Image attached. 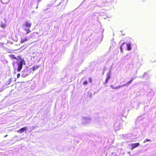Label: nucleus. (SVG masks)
Returning <instances> with one entry per match:
<instances>
[{"mask_svg":"<svg viewBox=\"0 0 156 156\" xmlns=\"http://www.w3.org/2000/svg\"><path fill=\"white\" fill-rule=\"evenodd\" d=\"M133 79H132L130 80H129L128 82H127L126 84L122 85V86H123L126 85H128L130 83H131L132 81H133Z\"/></svg>","mask_w":156,"mask_h":156,"instance_id":"nucleus-9","label":"nucleus"},{"mask_svg":"<svg viewBox=\"0 0 156 156\" xmlns=\"http://www.w3.org/2000/svg\"><path fill=\"white\" fill-rule=\"evenodd\" d=\"M41 0H39V2H40L41 1Z\"/></svg>","mask_w":156,"mask_h":156,"instance_id":"nucleus-22","label":"nucleus"},{"mask_svg":"<svg viewBox=\"0 0 156 156\" xmlns=\"http://www.w3.org/2000/svg\"><path fill=\"white\" fill-rule=\"evenodd\" d=\"M15 62H12V65L13 66H15Z\"/></svg>","mask_w":156,"mask_h":156,"instance_id":"nucleus-19","label":"nucleus"},{"mask_svg":"<svg viewBox=\"0 0 156 156\" xmlns=\"http://www.w3.org/2000/svg\"><path fill=\"white\" fill-rule=\"evenodd\" d=\"M125 42H123L122 43V45H121V46H120V49H121V51H122V46L124 44H125Z\"/></svg>","mask_w":156,"mask_h":156,"instance_id":"nucleus-12","label":"nucleus"},{"mask_svg":"<svg viewBox=\"0 0 156 156\" xmlns=\"http://www.w3.org/2000/svg\"><path fill=\"white\" fill-rule=\"evenodd\" d=\"M127 46V49L128 51H130L131 49V44L129 43L126 44Z\"/></svg>","mask_w":156,"mask_h":156,"instance_id":"nucleus-6","label":"nucleus"},{"mask_svg":"<svg viewBox=\"0 0 156 156\" xmlns=\"http://www.w3.org/2000/svg\"><path fill=\"white\" fill-rule=\"evenodd\" d=\"M2 1H3L2 2L4 4H7L8 2V0H7L5 2L4 1V0H2Z\"/></svg>","mask_w":156,"mask_h":156,"instance_id":"nucleus-14","label":"nucleus"},{"mask_svg":"<svg viewBox=\"0 0 156 156\" xmlns=\"http://www.w3.org/2000/svg\"><path fill=\"white\" fill-rule=\"evenodd\" d=\"M89 80L90 82H92V78L91 77H89Z\"/></svg>","mask_w":156,"mask_h":156,"instance_id":"nucleus-16","label":"nucleus"},{"mask_svg":"<svg viewBox=\"0 0 156 156\" xmlns=\"http://www.w3.org/2000/svg\"><path fill=\"white\" fill-rule=\"evenodd\" d=\"M39 67V66H34L33 67V71H34L35 70L37 69V68Z\"/></svg>","mask_w":156,"mask_h":156,"instance_id":"nucleus-10","label":"nucleus"},{"mask_svg":"<svg viewBox=\"0 0 156 156\" xmlns=\"http://www.w3.org/2000/svg\"><path fill=\"white\" fill-rule=\"evenodd\" d=\"M1 27L2 28H4L5 27V25L4 24H2L1 25Z\"/></svg>","mask_w":156,"mask_h":156,"instance_id":"nucleus-15","label":"nucleus"},{"mask_svg":"<svg viewBox=\"0 0 156 156\" xmlns=\"http://www.w3.org/2000/svg\"><path fill=\"white\" fill-rule=\"evenodd\" d=\"M28 38H21V41H20V42L21 43H23L24 42L27 41L28 40Z\"/></svg>","mask_w":156,"mask_h":156,"instance_id":"nucleus-8","label":"nucleus"},{"mask_svg":"<svg viewBox=\"0 0 156 156\" xmlns=\"http://www.w3.org/2000/svg\"><path fill=\"white\" fill-rule=\"evenodd\" d=\"M27 129V127H24L22 128L19 130L17 131V133L21 134L22 133L24 132V131H26Z\"/></svg>","mask_w":156,"mask_h":156,"instance_id":"nucleus-3","label":"nucleus"},{"mask_svg":"<svg viewBox=\"0 0 156 156\" xmlns=\"http://www.w3.org/2000/svg\"><path fill=\"white\" fill-rule=\"evenodd\" d=\"M20 73H18L17 75V78H19L20 77Z\"/></svg>","mask_w":156,"mask_h":156,"instance_id":"nucleus-17","label":"nucleus"},{"mask_svg":"<svg viewBox=\"0 0 156 156\" xmlns=\"http://www.w3.org/2000/svg\"><path fill=\"white\" fill-rule=\"evenodd\" d=\"M110 73H107L106 78L104 82V84H105L107 83L108 82V80L110 79Z\"/></svg>","mask_w":156,"mask_h":156,"instance_id":"nucleus-5","label":"nucleus"},{"mask_svg":"<svg viewBox=\"0 0 156 156\" xmlns=\"http://www.w3.org/2000/svg\"><path fill=\"white\" fill-rule=\"evenodd\" d=\"M32 24L28 21H26L23 24V27H24V30L26 31V34H27L30 32V28L31 27Z\"/></svg>","mask_w":156,"mask_h":156,"instance_id":"nucleus-2","label":"nucleus"},{"mask_svg":"<svg viewBox=\"0 0 156 156\" xmlns=\"http://www.w3.org/2000/svg\"><path fill=\"white\" fill-rule=\"evenodd\" d=\"M9 57H10V58L12 59H17V58H16V57L15 56V55H9Z\"/></svg>","mask_w":156,"mask_h":156,"instance_id":"nucleus-7","label":"nucleus"},{"mask_svg":"<svg viewBox=\"0 0 156 156\" xmlns=\"http://www.w3.org/2000/svg\"><path fill=\"white\" fill-rule=\"evenodd\" d=\"M140 145V144L139 143L131 144V149H133L134 148L137 147Z\"/></svg>","mask_w":156,"mask_h":156,"instance_id":"nucleus-4","label":"nucleus"},{"mask_svg":"<svg viewBox=\"0 0 156 156\" xmlns=\"http://www.w3.org/2000/svg\"><path fill=\"white\" fill-rule=\"evenodd\" d=\"M7 136V135H6L4 136V137H6Z\"/></svg>","mask_w":156,"mask_h":156,"instance_id":"nucleus-21","label":"nucleus"},{"mask_svg":"<svg viewBox=\"0 0 156 156\" xmlns=\"http://www.w3.org/2000/svg\"><path fill=\"white\" fill-rule=\"evenodd\" d=\"M151 140L150 139H145L144 141V143H146V142H149V141H151Z\"/></svg>","mask_w":156,"mask_h":156,"instance_id":"nucleus-11","label":"nucleus"},{"mask_svg":"<svg viewBox=\"0 0 156 156\" xmlns=\"http://www.w3.org/2000/svg\"><path fill=\"white\" fill-rule=\"evenodd\" d=\"M121 86H119V87H115V88H113V89H117V88H119Z\"/></svg>","mask_w":156,"mask_h":156,"instance_id":"nucleus-18","label":"nucleus"},{"mask_svg":"<svg viewBox=\"0 0 156 156\" xmlns=\"http://www.w3.org/2000/svg\"><path fill=\"white\" fill-rule=\"evenodd\" d=\"M9 81H10V82H11V79H9Z\"/></svg>","mask_w":156,"mask_h":156,"instance_id":"nucleus-20","label":"nucleus"},{"mask_svg":"<svg viewBox=\"0 0 156 156\" xmlns=\"http://www.w3.org/2000/svg\"><path fill=\"white\" fill-rule=\"evenodd\" d=\"M20 56H18V58L20 60V61L18 63V66L17 69V71L18 72H20L23 67V65L25 64V62L23 59H22Z\"/></svg>","mask_w":156,"mask_h":156,"instance_id":"nucleus-1","label":"nucleus"},{"mask_svg":"<svg viewBox=\"0 0 156 156\" xmlns=\"http://www.w3.org/2000/svg\"><path fill=\"white\" fill-rule=\"evenodd\" d=\"M83 84L84 85H86L87 84V81H85L83 82Z\"/></svg>","mask_w":156,"mask_h":156,"instance_id":"nucleus-13","label":"nucleus"}]
</instances>
